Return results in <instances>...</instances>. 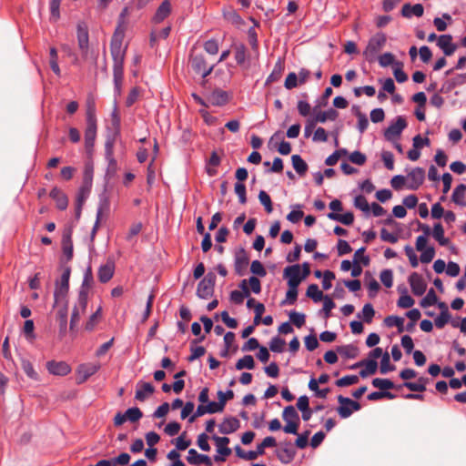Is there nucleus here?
<instances>
[{"label":"nucleus","mask_w":466,"mask_h":466,"mask_svg":"<svg viewBox=\"0 0 466 466\" xmlns=\"http://www.w3.org/2000/svg\"><path fill=\"white\" fill-rule=\"evenodd\" d=\"M126 49L127 47L122 46L121 36L117 34L113 35L110 43V52L113 59L114 101L116 102L122 93Z\"/></svg>","instance_id":"1"},{"label":"nucleus","mask_w":466,"mask_h":466,"mask_svg":"<svg viewBox=\"0 0 466 466\" xmlns=\"http://www.w3.org/2000/svg\"><path fill=\"white\" fill-rule=\"evenodd\" d=\"M71 274L70 267H65L63 268V273L60 277L59 280L56 281L55 284V291H54V307L56 305L66 302L67 294L69 291V279Z\"/></svg>","instance_id":"2"},{"label":"nucleus","mask_w":466,"mask_h":466,"mask_svg":"<svg viewBox=\"0 0 466 466\" xmlns=\"http://www.w3.org/2000/svg\"><path fill=\"white\" fill-rule=\"evenodd\" d=\"M387 41L386 35L379 32L371 36L368 42V45L363 52V56L368 60L375 58L377 54L383 48Z\"/></svg>","instance_id":"3"},{"label":"nucleus","mask_w":466,"mask_h":466,"mask_svg":"<svg viewBox=\"0 0 466 466\" xmlns=\"http://www.w3.org/2000/svg\"><path fill=\"white\" fill-rule=\"evenodd\" d=\"M407 127V121L402 116H399L384 131V137L390 142L397 141L402 131Z\"/></svg>","instance_id":"4"},{"label":"nucleus","mask_w":466,"mask_h":466,"mask_svg":"<svg viewBox=\"0 0 466 466\" xmlns=\"http://www.w3.org/2000/svg\"><path fill=\"white\" fill-rule=\"evenodd\" d=\"M216 275L208 272L198 285L197 295L200 299H207L213 295L216 284Z\"/></svg>","instance_id":"5"},{"label":"nucleus","mask_w":466,"mask_h":466,"mask_svg":"<svg viewBox=\"0 0 466 466\" xmlns=\"http://www.w3.org/2000/svg\"><path fill=\"white\" fill-rule=\"evenodd\" d=\"M338 401L339 403V406L338 407L337 410L339 416L343 419L351 416L353 411L360 410V404L348 397L339 395L338 396Z\"/></svg>","instance_id":"6"},{"label":"nucleus","mask_w":466,"mask_h":466,"mask_svg":"<svg viewBox=\"0 0 466 466\" xmlns=\"http://www.w3.org/2000/svg\"><path fill=\"white\" fill-rule=\"evenodd\" d=\"M190 65L192 69L197 73L201 75L203 78L208 76L212 71L214 70L216 65H212L208 66L207 61L203 55H195L190 58Z\"/></svg>","instance_id":"7"},{"label":"nucleus","mask_w":466,"mask_h":466,"mask_svg":"<svg viewBox=\"0 0 466 466\" xmlns=\"http://www.w3.org/2000/svg\"><path fill=\"white\" fill-rule=\"evenodd\" d=\"M425 171L421 167H415L406 176V187L410 190H417L423 183Z\"/></svg>","instance_id":"8"},{"label":"nucleus","mask_w":466,"mask_h":466,"mask_svg":"<svg viewBox=\"0 0 466 466\" xmlns=\"http://www.w3.org/2000/svg\"><path fill=\"white\" fill-rule=\"evenodd\" d=\"M283 277L288 280L289 286L298 287L303 279L300 266L296 264L286 267L283 271Z\"/></svg>","instance_id":"9"},{"label":"nucleus","mask_w":466,"mask_h":466,"mask_svg":"<svg viewBox=\"0 0 466 466\" xmlns=\"http://www.w3.org/2000/svg\"><path fill=\"white\" fill-rule=\"evenodd\" d=\"M100 369L98 363L81 364L77 369V383L81 384L86 381L92 375L96 374Z\"/></svg>","instance_id":"10"},{"label":"nucleus","mask_w":466,"mask_h":466,"mask_svg":"<svg viewBox=\"0 0 466 466\" xmlns=\"http://www.w3.org/2000/svg\"><path fill=\"white\" fill-rule=\"evenodd\" d=\"M297 454L296 449L291 442H285L277 451V458L283 463L289 464L291 462Z\"/></svg>","instance_id":"11"},{"label":"nucleus","mask_w":466,"mask_h":466,"mask_svg":"<svg viewBox=\"0 0 466 466\" xmlns=\"http://www.w3.org/2000/svg\"><path fill=\"white\" fill-rule=\"evenodd\" d=\"M409 283L411 289L412 293L415 296H421L425 293L427 289V284L422 278L421 275H420L417 272H413L409 277Z\"/></svg>","instance_id":"12"},{"label":"nucleus","mask_w":466,"mask_h":466,"mask_svg":"<svg viewBox=\"0 0 466 466\" xmlns=\"http://www.w3.org/2000/svg\"><path fill=\"white\" fill-rule=\"evenodd\" d=\"M46 367L48 372L55 376H66L71 372V367L66 361L49 360Z\"/></svg>","instance_id":"13"},{"label":"nucleus","mask_w":466,"mask_h":466,"mask_svg":"<svg viewBox=\"0 0 466 466\" xmlns=\"http://www.w3.org/2000/svg\"><path fill=\"white\" fill-rule=\"evenodd\" d=\"M249 258L244 248H240L235 253V271L238 275L243 276L247 270Z\"/></svg>","instance_id":"14"},{"label":"nucleus","mask_w":466,"mask_h":466,"mask_svg":"<svg viewBox=\"0 0 466 466\" xmlns=\"http://www.w3.org/2000/svg\"><path fill=\"white\" fill-rule=\"evenodd\" d=\"M229 100V96L228 92L217 88L213 90L208 96V102L209 106H225Z\"/></svg>","instance_id":"15"},{"label":"nucleus","mask_w":466,"mask_h":466,"mask_svg":"<svg viewBox=\"0 0 466 466\" xmlns=\"http://www.w3.org/2000/svg\"><path fill=\"white\" fill-rule=\"evenodd\" d=\"M437 46L443 51L445 56H451L457 49V46L452 42L451 35H441L438 37Z\"/></svg>","instance_id":"16"},{"label":"nucleus","mask_w":466,"mask_h":466,"mask_svg":"<svg viewBox=\"0 0 466 466\" xmlns=\"http://www.w3.org/2000/svg\"><path fill=\"white\" fill-rule=\"evenodd\" d=\"M115 263L108 259L106 263L101 265L98 268L97 278L101 283L108 282L114 276Z\"/></svg>","instance_id":"17"},{"label":"nucleus","mask_w":466,"mask_h":466,"mask_svg":"<svg viewBox=\"0 0 466 466\" xmlns=\"http://www.w3.org/2000/svg\"><path fill=\"white\" fill-rule=\"evenodd\" d=\"M97 133V124L86 123L85 128V147L87 152L92 150L95 145Z\"/></svg>","instance_id":"18"},{"label":"nucleus","mask_w":466,"mask_h":466,"mask_svg":"<svg viewBox=\"0 0 466 466\" xmlns=\"http://www.w3.org/2000/svg\"><path fill=\"white\" fill-rule=\"evenodd\" d=\"M359 367H364V369L360 370V375L362 378H366L367 376L376 372L378 369V363L374 360H364L352 365L351 369H356Z\"/></svg>","instance_id":"19"},{"label":"nucleus","mask_w":466,"mask_h":466,"mask_svg":"<svg viewBox=\"0 0 466 466\" xmlns=\"http://www.w3.org/2000/svg\"><path fill=\"white\" fill-rule=\"evenodd\" d=\"M77 42L82 55L86 56L88 51L89 36L88 30L84 25H78L77 26Z\"/></svg>","instance_id":"20"},{"label":"nucleus","mask_w":466,"mask_h":466,"mask_svg":"<svg viewBox=\"0 0 466 466\" xmlns=\"http://www.w3.org/2000/svg\"><path fill=\"white\" fill-rule=\"evenodd\" d=\"M187 461L190 464H205L206 466H212L213 461L210 457L205 454H199L195 449H190L188 451V455L187 457Z\"/></svg>","instance_id":"21"},{"label":"nucleus","mask_w":466,"mask_h":466,"mask_svg":"<svg viewBox=\"0 0 466 466\" xmlns=\"http://www.w3.org/2000/svg\"><path fill=\"white\" fill-rule=\"evenodd\" d=\"M171 14V3L169 0H164L157 7L152 21L156 24L163 22Z\"/></svg>","instance_id":"22"},{"label":"nucleus","mask_w":466,"mask_h":466,"mask_svg":"<svg viewBox=\"0 0 466 466\" xmlns=\"http://www.w3.org/2000/svg\"><path fill=\"white\" fill-rule=\"evenodd\" d=\"M247 280L243 279L240 284L239 288L242 289V291L239 290H232L230 292V300L234 302L235 304H242L244 301V299L246 297H248L250 294L249 289L247 285Z\"/></svg>","instance_id":"23"},{"label":"nucleus","mask_w":466,"mask_h":466,"mask_svg":"<svg viewBox=\"0 0 466 466\" xmlns=\"http://www.w3.org/2000/svg\"><path fill=\"white\" fill-rule=\"evenodd\" d=\"M240 426L239 420L235 417L226 418L218 426L219 432L230 434L235 432Z\"/></svg>","instance_id":"24"},{"label":"nucleus","mask_w":466,"mask_h":466,"mask_svg":"<svg viewBox=\"0 0 466 466\" xmlns=\"http://www.w3.org/2000/svg\"><path fill=\"white\" fill-rule=\"evenodd\" d=\"M107 208H108V200L106 198H104L100 200L99 206L97 208L96 222H95V225H94L91 234H90L91 241H94L96 232L99 228L100 221L102 219L103 213Z\"/></svg>","instance_id":"25"},{"label":"nucleus","mask_w":466,"mask_h":466,"mask_svg":"<svg viewBox=\"0 0 466 466\" xmlns=\"http://www.w3.org/2000/svg\"><path fill=\"white\" fill-rule=\"evenodd\" d=\"M49 196L52 199L56 201L58 209L64 210L67 208V197L58 187H55L54 188H52V190L49 193Z\"/></svg>","instance_id":"26"},{"label":"nucleus","mask_w":466,"mask_h":466,"mask_svg":"<svg viewBox=\"0 0 466 466\" xmlns=\"http://www.w3.org/2000/svg\"><path fill=\"white\" fill-rule=\"evenodd\" d=\"M423 13L424 8L423 5L420 4H415L413 5H411L410 4H405L401 8V15L407 18H410L412 15L420 17L423 15Z\"/></svg>","instance_id":"27"},{"label":"nucleus","mask_w":466,"mask_h":466,"mask_svg":"<svg viewBox=\"0 0 466 466\" xmlns=\"http://www.w3.org/2000/svg\"><path fill=\"white\" fill-rule=\"evenodd\" d=\"M155 389L149 382H143L137 385L135 398L139 401H144L150 394L154 392Z\"/></svg>","instance_id":"28"},{"label":"nucleus","mask_w":466,"mask_h":466,"mask_svg":"<svg viewBox=\"0 0 466 466\" xmlns=\"http://www.w3.org/2000/svg\"><path fill=\"white\" fill-rule=\"evenodd\" d=\"M284 69H285L284 61L281 58H279L278 61L274 65L272 72L267 77L266 83L271 84V83H274V82H277L278 80H279L283 74Z\"/></svg>","instance_id":"29"},{"label":"nucleus","mask_w":466,"mask_h":466,"mask_svg":"<svg viewBox=\"0 0 466 466\" xmlns=\"http://www.w3.org/2000/svg\"><path fill=\"white\" fill-rule=\"evenodd\" d=\"M212 439L216 442L217 451L218 454L223 456H229L231 454V449L228 447L229 439L228 437H218L217 435L212 436Z\"/></svg>","instance_id":"30"},{"label":"nucleus","mask_w":466,"mask_h":466,"mask_svg":"<svg viewBox=\"0 0 466 466\" xmlns=\"http://www.w3.org/2000/svg\"><path fill=\"white\" fill-rule=\"evenodd\" d=\"M336 350L338 354L345 359H355L359 355V349L353 344L338 346Z\"/></svg>","instance_id":"31"},{"label":"nucleus","mask_w":466,"mask_h":466,"mask_svg":"<svg viewBox=\"0 0 466 466\" xmlns=\"http://www.w3.org/2000/svg\"><path fill=\"white\" fill-rule=\"evenodd\" d=\"M327 216L329 219L340 222L346 226H350L354 222V215L352 212H346L344 214L330 212Z\"/></svg>","instance_id":"32"},{"label":"nucleus","mask_w":466,"mask_h":466,"mask_svg":"<svg viewBox=\"0 0 466 466\" xmlns=\"http://www.w3.org/2000/svg\"><path fill=\"white\" fill-rule=\"evenodd\" d=\"M384 324L388 328L396 327L399 333L404 331V319L399 316L390 315L384 319Z\"/></svg>","instance_id":"33"},{"label":"nucleus","mask_w":466,"mask_h":466,"mask_svg":"<svg viewBox=\"0 0 466 466\" xmlns=\"http://www.w3.org/2000/svg\"><path fill=\"white\" fill-rule=\"evenodd\" d=\"M94 283V277L91 266H88L84 272L83 281L80 286L79 291H86L89 293Z\"/></svg>","instance_id":"34"},{"label":"nucleus","mask_w":466,"mask_h":466,"mask_svg":"<svg viewBox=\"0 0 466 466\" xmlns=\"http://www.w3.org/2000/svg\"><path fill=\"white\" fill-rule=\"evenodd\" d=\"M428 378L420 377L416 382H404L403 386L411 391L422 392L426 390V384L428 383Z\"/></svg>","instance_id":"35"},{"label":"nucleus","mask_w":466,"mask_h":466,"mask_svg":"<svg viewBox=\"0 0 466 466\" xmlns=\"http://www.w3.org/2000/svg\"><path fill=\"white\" fill-rule=\"evenodd\" d=\"M21 366H22L24 372L26 374V376L28 378H30L31 380H36V381L39 380V375L35 370L34 366L29 360L23 358L21 360Z\"/></svg>","instance_id":"36"},{"label":"nucleus","mask_w":466,"mask_h":466,"mask_svg":"<svg viewBox=\"0 0 466 466\" xmlns=\"http://www.w3.org/2000/svg\"><path fill=\"white\" fill-rule=\"evenodd\" d=\"M432 237L438 241L441 246H447L449 239L444 237V229L441 223L434 225L432 229Z\"/></svg>","instance_id":"37"},{"label":"nucleus","mask_w":466,"mask_h":466,"mask_svg":"<svg viewBox=\"0 0 466 466\" xmlns=\"http://www.w3.org/2000/svg\"><path fill=\"white\" fill-rule=\"evenodd\" d=\"M465 193H466V185H464V184L458 185L453 190V193L451 196L452 201L457 205H463L464 198H465Z\"/></svg>","instance_id":"38"},{"label":"nucleus","mask_w":466,"mask_h":466,"mask_svg":"<svg viewBox=\"0 0 466 466\" xmlns=\"http://www.w3.org/2000/svg\"><path fill=\"white\" fill-rule=\"evenodd\" d=\"M293 168L296 172L303 176L308 170L307 163L301 158L299 155H293L291 157Z\"/></svg>","instance_id":"39"},{"label":"nucleus","mask_w":466,"mask_h":466,"mask_svg":"<svg viewBox=\"0 0 466 466\" xmlns=\"http://www.w3.org/2000/svg\"><path fill=\"white\" fill-rule=\"evenodd\" d=\"M375 315V310L370 303L363 306L361 313L358 314V318L362 319L366 323H371Z\"/></svg>","instance_id":"40"},{"label":"nucleus","mask_w":466,"mask_h":466,"mask_svg":"<svg viewBox=\"0 0 466 466\" xmlns=\"http://www.w3.org/2000/svg\"><path fill=\"white\" fill-rule=\"evenodd\" d=\"M282 418L286 422L299 421V413L297 412L296 409L292 405L287 406L284 409V410L282 412Z\"/></svg>","instance_id":"41"},{"label":"nucleus","mask_w":466,"mask_h":466,"mask_svg":"<svg viewBox=\"0 0 466 466\" xmlns=\"http://www.w3.org/2000/svg\"><path fill=\"white\" fill-rule=\"evenodd\" d=\"M414 299L408 294V290L403 287V295H400L397 301V306L400 309H409L414 305Z\"/></svg>","instance_id":"42"},{"label":"nucleus","mask_w":466,"mask_h":466,"mask_svg":"<svg viewBox=\"0 0 466 466\" xmlns=\"http://www.w3.org/2000/svg\"><path fill=\"white\" fill-rule=\"evenodd\" d=\"M255 368V361L251 355H245L239 359L236 363V369L241 370L244 369L253 370Z\"/></svg>","instance_id":"43"},{"label":"nucleus","mask_w":466,"mask_h":466,"mask_svg":"<svg viewBox=\"0 0 466 466\" xmlns=\"http://www.w3.org/2000/svg\"><path fill=\"white\" fill-rule=\"evenodd\" d=\"M307 296L314 300V302H319L322 300L325 296L323 292L319 290V286L317 284H310L307 289Z\"/></svg>","instance_id":"44"},{"label":"nucleus","mask_w":466,"mask_h":466,"mask_svg":"<svg viewBox=\"0 0 466 466\" xmlns=\"http://www.w3.org/2000/svg\"><path fill=\"white\" fill-rule=\"evenodd\" d=\"M338 117V112L330 108L326 111H320L319 114H317L315 121L319 123H324L327 120H335Z\"/></svg>","instance_id":"45"},{"label":"nucleus","mask_w":466,"mask_h":466,"mask_svg":"<svg viewBox=\"0 0 466 466\" xmlns=\"http://www.w3.org/2000/svg\"><path fill=\"white\" fill-rule=\"evenodd\" d=\"M223 16L233 25H238L242 23L241 16L233 8L223 10Z\"/></svg>","instance_id":"46"},{"label":"nucleus","mask_w":466,"mask_h":466,"mask_svg":"<svg viewBox=\"0 0 466 466\" xmlns=\"http://www.w3.org/2000/svg\"><path fill=\"white\" fill-rule=\"evenodd\" d=\"M127 421L137 422L143 417V412L137 407H132L125 411Z\"/></svg>","instance_id":"47"},{"label":"nucleus","mask_w":466,"mask_h":466,"mask_svg":"<svg viewBox=\"0 0 466 466\" xmlns=\"http://www.w3.org/2000/svg\"><path fill=\"white\" fill-rule=\"evenodd\" d=\"M88 302V292L86 291H78L77 301L74 306V309L80 310L84 313L86 309Z\"/></svg>","instance_id":"48"},{"label":"nucleus","mask_w":466,"mask_h":466,"mask_svg":"<svg viewBox=\"0 0 466 466\" xmlns=\"http://www.w3.org/2000/svg\"><path fill=\"white\" fill-rule=\"evenodd\" d=\"M372 385L382 391H387L388 390L394 388V383L389 379L375 378L372 380Z\"/></svg>","instance_id":"49"},{"label":"nucleus","mask_w":466,"mask_h":466,"mask_svg":"<svg viewBox=\"0 0 466 466\" xmlns=\"http://www.w3.org/2000/svg\"><path fill=\"white\" fill-rule=\"evenodd\" d=\"M102 315V308L99 307L88 319L86 323L85 329L88 331H92L98 322V319Z\"/></svg>","instance_id":"50"},{"label":"nucleus","mask_w":466,"mask_h":466,"mask_svg":"<svg viewBox=\"0 0 466 466\" xmlns=\"http://www.w3.org/2000/svg\"><path fill=\"white\" fill-rule=\"evenodd\" d=\"M438 297L433 289H431L426 296L421 299L420 306L422 308H428L437 303Z\"/></svg>","instance_id":"51"},{"label":"nucleus","mask_w":466,"mask_h":466,"mask_svg":"<svg viewBox=\"0 0 466 466\" xmlns=\"http://www.w3.org/2000/svg\"><path fill=\"white\" fill-rule=\"evenodd\" d=\"M395 369V366L390 363V358L388 352L384 353L381 360L380 371L381 374H386L390 371H392Z\"/></svg>","instance_id":"52"},{"label":"nucleus","mask_w":466,"mask_h":466,"mask_svg":"<svg viewBox=\"0 0 466 466\" xmlns=\"http://www.w3.org/2000/svg\"><path fill=\"white\" fill-rule=\"evenodd\" d=\"M247 58V48L243 44L235 46V60L238 65L245 63Z\"/></svg>","instance_id":"53"},{"label":"nucleus","mask_w":466,"mask_h":466,"mask_svg":"<svg viewBox=\"0 0 466 466\" xmlns=\"http://www.w3.org/2000/svg\"><path fill=\"white\" fill-rule=\"evenodd\" d=\"M86 123L97 124L96 106L93 102L88 101L86 110Z\"/></svg>","instance_id":"54"},{"label":"nucleus","mask_w":466,"mask_h":466,"mask_svg":"<svg viewBox=\"0 0 466 466\" xmlns=\"http://www.w3.org/2000/svg\"><path fill=\"white\" fill-rule=\"evenodd\" d=\"M258 199L260 203L264 206L267 213H271L273 210V207L270 196L266 191L260 190L258 194Z\"/></svg>","instance_id":"55"},{"label":"nucleus","mask_w":466,"mask_h":466,"mask_svg":"<svg viewBox=\"0 0 466 466\" xmlns=\"http://www.w3.org/2000/svg\"><path fill=\"white\" fill-rule=\"evenodd\" d=\"M354 108L356 109V116L358 117V129L362 134L368 128L369 120L367 116L359 110V107Z\"/></svg>","instance_id":"56"},{"label":"nucleus","mask_w":466,"mask_h":466,"mask_svg":"<svg viewBox=\"0 0 466 466\" xmlns=\"http://www.w3.org/2000/svg\"><path fill=\"white\" fill-rule=\"evenodd\" d=\"M63 253L66 257L67 260L73 258V244L70 236L64 235L63 237Z\"/></svg>","instance_id":"57"},{"label":"nucleus","mask_w":466,"mask_h":466,"mask_svg":"<svg viewBox=\"0 0 466 466\" xmlns=\"http://www.w3.org/2000/svg\"><path fill=\"white\" fill-rule=\"evenodd\" d=\"M298 298V287L289 286L286 293V299L281 302V305L289 304L293 305Z\"/></svg>","instance_id":"58"},{"label":"nucleus","mask_w":466,"mask_h":466,"mask_svg":"<svg viewBox=\"0 0 466 466\" xmlns=\"http://www.w3.org/2000/svg\"><path fill=\"white\" fill-rule=\"evenodd\" d=\"M289 319L297 328H301L305 324L306 316L303 313L292 310L289 313Z\"/></svg>","instance_id":"59"},{"label":"nucleus","mask_w":466,"mask_h":466,"mask_svg":"<svg viewBox=\"0 0 466 466\" xmlns=\"http://www.w3.org/2000/svg\"><path fill=\"white\" fill-rule=\"evenodd\" d=\"M354 206L365 213H368L370 210V206L369 205L366 198L362 195L355 197Z\"/></svg>","instance_id":"60"},{"label":"nucleus","mask_w":466,"mask_h":466,"mask_svg":"<svg viewBox=\"0 0 466 466\" xmlns=\"http://www.w3.org/2000/svg\"><path fill=\"white\" fill-rule=\"evenodd\" d=\"M380 281L386 288H391L393 285V273L391 269H383L380 275Z\"/></svg>","instance_id":"61"},{"label":"nucleus","mask_w":466,"mask_h":466,"mask_svg":"<svg viewBox=\"0 0 466 466\" xmlns=\"http://www.w3.org/2000/svg\"><path fill=\"white\" fill-rule=\"evenodd\" d=\"M285 346V340L279 337H274L269 342V349L273 352H282Z\"/></svg>","instance_id":"62"},{"label":"nucleus","mask_w":466,"mask_h":466,"mask_svg":"<svg viewBox=\"0 0 466 466\" xmlns=\"http://www.w3.org/2000/svg\"><path fill=\"white\" fill-rule=\"evenodd\" d=\"M359 381V378L356 375H347L336 381L338 387H347L356 384Z\"/></svg>","instance_id":"63"},{"label":"nucleus","mask_w":466,"mask_h":466,"mask_svg":"<svg viewBox=\"0 0 466 466\" xmlns=\"http://www.w3.org/2000/svg\"><path fill=\"white\" fill-rule=\"evenodd\" d=\"M450 313L448 310H441L439 316L434 319L435 326L442 329L450 320Z\"/></svg>","instance_id":"64"}]
</instances>
